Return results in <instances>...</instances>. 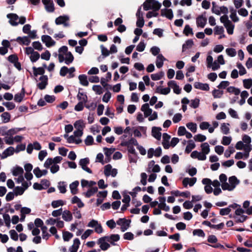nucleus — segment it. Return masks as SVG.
<instances>
[{"mask_svg":"<svg viewBox=\"0 0 252 252\" xmlns=\"http://www.w3.org/2000/svg\"><path fill=\"white\" fill-rule=\"evenodd\" d=\"M170 92L169 87L162 88L161 87H158L156 89V92L162 94L166 95Z\"/></svg>","mask_w":252,"mask_h":252,"instance_id":"nucleus-30","label":"nucleus"},{"mask_svg":"<svg viewBox=\"0 0 252 252\" xmlns=\"http://www.w3.org/2000/svg\"><path fill=\"white\" fill-rule=\"evenodd\" d=\"M161 130V128L159 127H153L152 129V133L153 137L157 140H160L161 136V133L160 132Z\"/></svg>","mask_w":252,"mask_h":252,"instance_id":"nucleus-15","label":"nucleus"},{"mask_svg":"<svg viewBox=\"0 0 252 252\" xmlns=\"http://www.w3.org/2000/svg\"><path fill=\"white\" fill-rule=\"evenodd\" d=\"M74 127L76 129L83 130L85 127V124L83 121H77L74 124Z\"/></svg>","mask_w":252,"mask_h":252,"instance_id":"nucleus-38","label":"nucleus"},{"mask_svg":"<svg viewBox=\"0 0 252 252\" xmlns=\"http://www.w3.org/2000/svg\"><path fill=\"white\" fill-rule=\"evenodd\" d=\"M15 152L14 148L13 147H9L5 149L1 155V158L4 159L7 157L13 155Z\"/></svg>","mask_w":252,"mask_h":252,"instance_id":"nucleus-16","label":"nucleus"},{"mask_svg":"<svg viewBox=\"0 0 252 252\" xmlns=\"http://www.w3.org/2000/svg\"><path fill=\"white\" fill-rule=\"evenodd\" d=\"M207 23V19L203 15L199 16L196 19V24L198 27L204 28Z\"/></svg>","mask_w":252,"mask_h":252,"instance_id":"nucleus-21","label":"nucleus"},{"mask_svg":"<svg viewBox=\"0 0 252 252\" xmlns=\"http://www.w3.org/2000/svg\"><path fill=\"white\" fill-rule=\"evenodd\" d=\"M40 57L39 54L37 52H34L30 56V59L32 62H35Z\"/></svg>","mask_w":252,"mask_h":252,"instance_id":"nucleus-57","label":"nucleus"},{"mask_svg":"<svg viewBox=\"0 0 252 252\" xmlns=\"http://www.w3.org/2000/svg\"><path fill=\"white\" fill-rule=\"evenodd\" d=\"M161 15L165 16L170 20L172 19L173 17V11L171 9H162L161 10Z\"/></svg>","mask_w":252,"mask_h":252,"instance_id":"nucleus-17","label":"nucleus"},{"mask_svg":"<svg viewBox=\"0 0 252 252\" xmlns=\"http://www.w3.org/2000/svg\"><path fill=\"white\" fill-rule=\"evenodd\" d=\"M193 45V41L192 39H188L182 46V51L185 52L187 50L190 49Z\"/></svg>","mask_w":252,"mask_h":252,"instance_id":"nucleus-29","label":"nucleus"},{"mask_svg":"<svg viewBox=\"0 0 252 252\" xmlns=\"http://www.w3.org/2000/svg\"><path fill=\"white\" fill-rule=\"evenodd\" d=\"M106 238V236L100 238L97 242L99 245L100 249L102 251H106L110 247V245L108 243V242Z\"/></svg>","mask_w":252,"mask_h":252,"instance_id":"nucleus-7","label":"nucleus"},{"mask_svg":"<svg viewBox=\"0 0 252 252\" xmlns=\"http://www.w3.org/2000/svg\"><path fill=\"white\" fill-rule=\"evenodd\" d=\"M164 72L161 71L158 73L152 74L151 77L153 80L157 81L160 80L164 76Z\"/></svg>","mask_w":252,"mask_h":252,"instance_id":"nucleus-46","label":"nucleus"},{"mask_svg":"<svg viewBox=\"0 0 252 252\" xmlns=\"http://www.w3.org/2000/svg\"><path fill=\"white\" fill-rule=\"evenodd\" d=\"M45 7L46 11L49 12H52L54 11V5L52 1L45 4Z\"/></svg>","mask_w":252,"mask_h":252,"instance_id":"nucleus-61","label":"nucleus"},{"mask_svg":"<svg viewBox=\"0 0 252 252\" xmlns=\"http://www.w3.org/2000/svg\"><path fill=\"white\" fill-rule=\"evenodd\" d=\"M195 147V144L192 140L188 141V145L185 149V152L187 154L189 153L192 149Z\"/></svg>","mask_w":252,"mask_h":252,"instance_id":"nucleus-32","label":"nucleus"},{"mask_svg":"<svg viewBox=\"0 0 252 252\" xmlns=\"http://www.w3.org/2000/svg\"><path fill=\"white\" fill-rule=\"evenodd\" d=\"M71 202L73 204H77L79 208H82L84 206V204L81 199L76 196H74L72 198Z\"/></svg>","mask_w":252,"mask_h":252,"instance_id":"nucleus-37","label":"nucleus"},{"mask_svg":"<svg viewBox=\"0 0 252 252\" xmlns=\"http://www.w3.org/2000/svg\"><path fill=\"white\" fill-rule=\"evenodd\" d=\"M227 55L231 57H234L236 55V51L234 48H227L225 50Z\"/></svg>","mask_w":252,"mask_h":252,"instance_id":"nucleus-53","label":"nucleus"},{"mask_svg":"<svg viewBox=\"0 0 252 252\" xmlns=\"http://www.w3.org/2000/svg\"><path fill=\"white\" fill-rule=\"evenodd\" d=\"M93 90L97 94H101L103 93V89L100 85H94Z\"/></svg>","mask_w":252,"mask_h":252,"instance_id":"nucleus-51","label":"nucleus"},{"mask_svg":"<svg viewBox=\"0 0 252 252\" xmlns=\"http://www.w3.org/2000/svg\"><path fill=\"white\" fill-rule=\"evenodd\" d=\"M195 88L200 89L203 91H208L209 90V86L207 83H202L200 82H195L194 84Z\"/></svg>","mask_w":252,"mask_h":252,"instance_id":"nucleus-22","label":"nucleus"},{"mask_svg":"<svg viewBox=\"0 0 252 252\" xmlns=\"http://www.w3.org/2000/svg\"><path fill=\"white\" fill-rule=\"evenodd\" d=\"M47 230V228L46 226H43L41 227V231H42V238L46 240L48 239V238L50 236V234L48 233Z\"/></svg>","mask_w":252,"mask_h":252,"instance_id":"nucleus-47","label":"nucleus"},{"mask_svg":"<svg viewBox=\"0 0 252 252\" xmlns=\"http://www.w3.org/2000/svg\"><path fill=\"white\" fill-rule=\"evenodd\" d=\"M7 18L9 19V23L13 26H16L18 25V16L15 13H9L6 16Z\"/></svg>","mask_w":252,"mask_h":252,"instance_id":"nucleus-10","label":"nucleus"},{"mask_svg":"<svg viewBox=\"0 0 252 252\" xmlns=\"http://www.w3.org/2000/svg\"><path fill=\"white\" fill-rule=\"evenodd\" d=\"M229 124L228 123H223L221 124L220 126V129L221 132L224 134H227L229 132Z\"/></svg>","mask_w":252,"mask_h":252,"instance_id":"nucleus-41","label":"nucleus"},{"mask_svg":"<svg viewBox=\"0 0 252 252\" xmlns=\"http://www.w3.org/2000/svg\"><path fill=\"white\" fill-rule=\"evenodd\" d=\"M32 69L33 71V74L35 76H37L38 75H43L44 72V69L43 67H38L33 66L32 67Z\"/></svg>","mask_w":252,"mask_h":252,"instance_id":"nucleus-39","label":"nucleus"},{"mask_svg":"<svg viewBox=\"0 0 252 252\" xmlns=\"http://www.w3.org/2000/svg\"><path fill=\"white\" fill-rule=\"evenodd\" d=\"M115 149L114 148H103V151L104 152V154L106 156V157L109 158L111 155L113 154V153L114 152Z\"/></svg>","mask_w":252,"mask_h":252,"instance_id":"nucleus-55","label":"nucleus"},{"mask_svg":"<svg viewBox=\"0 0 252 252\" xmlns=\"http://www.w3.org/2000/svg\"><path fill=\"white\" fill-rule=\"evenodd\" d=\"M130 220L125 218H120L117 221V224L121 226L122 232L126 231L130 226Z\"/></svg>","mask_w":252,"mask_h":252,"instance_id":"nucleus-4","label":"nucleus"},{"mask_svg":"<svg viewBox=\"0 0 252 252\" xmlns=\"http://www.w3.org/2000/svg\"><path fill=\"white\" fill-rule=\"evenodd\" d=\"M237 67L239 69V74L240 75H243L247 73L246 69L241 63H238Z\"/></svg>","mask_w":252,"mask_h":252,"instance_id":"nucleus-64","label":"nucleus"},{"mask_svg":"<svg viewBox=\"0 0 252 252\" xmlns=\"http://www.w3.org/2000/svg\"><path fill=\"white\" fill-rule=\"evenodd\" d=\"M186 126L192 132H196L197 130V126L196 124L190 122L187 124Z\"/></svg>","mask_w":252,"mask_h":252,"instance_id":"nucleus-49","label":"nucleus"},{"mask_svg":"<svg viewBox=\"0 0 252 252\" xmlns=\"http://www.w3.org/2000/svg\"><path fill=\"white\" fill-rule=\"evenodd\" d=\"M117 170L115 168L112 169L110 164H107L104 167V173L107 177L111 175L114 177L117 175Z\"/></svg>","mask_w":252,"mask_h":252,"instance_id":"nucleus-9","label":"nucleus"},{"mask_svg":"<svg viewBox=\"0 0 252 252\" xmlns=\"http://www.w3.org/2000/svg\"><path fill=\"white\" fill-rule=\"evenodd\" d=\"M166 60V59L163 57L162 54H158L157 57L156 64L158 68H161L163 65V62Z\"/></svg>","mask_w":252,"mask_h":252,"instance_id":"nucleus-23","label":"nucleus"},{"mask_svg":"<svg viewBox=\"0 0 252 252\" xmlns=\"http://www.w3.org/2000/svg\"><path fill=\"white\" fill-rule=\"evenodd\" d=\"M146 1L153 6V10H158L161 6V3L156 0H146Z\"/></svg>","mask_w":252,"mask_h":252,"instance_id":"nucleus-24","label":"nucleus"},{"mask_svg":"<svg viewBox=\"0 0 252 252\" xmlns=\"http://www.w3.org/2000/svg\"><path fill=\"white\" fill-rule=\"evenodd\" d=\"M252 145H245V146H244V151H245V152L243 153L244 155V158L245 159H247L249 158V153L252 150Z\"/></svg>","mask_w":252,"mask_h":252,"instance_id":"nucleus-43","label":"nucleus"},{"mask_svg":"<svg viewBox=\"0 0 252 252\" xmlns=\"http://www.w3.org/2000/svg\"><path fill=\"white\" fill-rule=\"evenodd\" d=\"M89 158H86L81 159L79 162V165L81 167L83 170L90 174H91L92 173V170L87 167V165L89 164Z\"/></svg>","mask_w":252,"mask_h":252,"instance_id":"nucleus-8","label":"nucleus"},{"mask_svg":"<svg viewBox=\"0 0 252 252\" xmlns=\"http://www.w3.org/2000/svg\"><path fill=\"white\" fill-rule=\"evenodd\" d=\"M235 152V149L233 147L230 146L224 153V157L226 158L230 157L231 155Z\"/></svg>","mask_w":252,"mask_h":252,"instance_id":"nucleus-56","label":"nucleus"},{"mask_svg":"<svg viewBox=\"0 0 252 252\" xmlns=\"http://www.w3.org/2000/svg\"><path fill=\"white\" fill-rule=\"evenodd\" d=\"M230 18L234 22H237L239 21V19L237 15L236 10H235L233 8H232L230 9Z\"/></svg>","mask_w":252,"mask_h":252,"instance_id":"nucleus-31","label":"nucleus"},{"mask_svg":"<svg viewBox=\"0 0 252 252\" xmlns=\"http://www.w3.org/2000/svg\"><path fill=\"white\" fill-rule=\"evenodd\" d=\"M201 148L202 150V153L204 154L206 156L210 152V146L208 143H203L201 145Z\"/></svg>","mask_w":252,"mask_h":252,"instance_id":"nucleus-36","label":"nucleus"},{"mask_svg":"<svg viewBox=\"0 0 252 252\" xmlns=\"http://www.w3.org/2000/svg\"><path fill=\"white\" fill-rule=\"evenodd\" d=\"M69 20V16L67 15L60 16L55 19V24L57 25H63L64 27L69 26L68 21Z\"/></svg>","mask_w":252,"mask_h":252,"instance_id":"nucleus-5","label":"nucleus"},{"mask_svg":"<svg viewBox=\"0 0 252 252\" xmlns=\"http://www.w3.org/2000/svg\"><path fill=\"white\" fill-rule=\"evenodd\" d=\"M63 219L65 221H70L73 219L72 213L67 210H65L62 214Z\"/></svg>","mask_w":252,"mask_h":252,"instance_id":"nucleus-18","label":"nucleus"},{"mask_svg":"<svg viewBox=\"0 0 252 252\" xmlns=\"http://www.w3.org/2000/svg\"><path fill=\"white\" fill-rule=\"evenodd\" d=\"M16 40L20 44L26 45H28L31 42L29 36H26L24 37H18Z\"/></svg>","mask_w":252,"mask_h":252,"instance_id":"nucleus-27","label":"nucleus"},{"mask_svg":"<svg viewBox=\"0 0 252 252\" xmlns=\"http://www.w3.org/2000/svg\"><path fill=\"white\" fill-rule=\"evenodd\" d=\"M202 183L205 185L204 190L206 193L210 194L213 192L212 180L209 178H204L202 180Z\"/></svg>","mask_w":252,"mask_h":252,"instance_id":"nucleus-6","label":"nucleus"},{"mask_svg":"<svg viewBox=\"0 0 252 252\" xmlns=\"http://www.w3.org/2000/svg\"><path fill=\"white\" fill-rule=\"evenodd\" d=\"M190 157L193 158H197L200 160H204L206 159V156L204 154L198 152L197 151H193L190 155Z\"/></svg>","mask_w":252,"mask_h":252,"instance_id":"nucleus-13","label":"nucleus"},{"mask_svg":"<svg viewBox=\"0 0 252 252\" xmlns=\"http://www.w3.org/2000/svg\"><path fill=\"white\" fill-rule=\"evenodd\" d=\"M41 40L43 42L45 43L47 47H50L55 44V42L49 35H43L41 36Z\"/></svg>","mask_w":252,"mask_h":252,"instance_id":"nucleus-11","label":"nucleus"},{"mask_svg":"<svg viewBox=\"0 0 252 252\" xmlns=\"http://www.w3.org/2000/svg\"><path fill=\"white\" fill-rule=\"evenodd\" d=\"M227 91L229 93L234 94L235 95H238L240 93V90L238 88H236L233 86L227 88Z\"/></svg>","mask_w":252,"mask_h":252,"instance_id":"nucleus-45","label":"nucleus"},{"mask_svg":"<svg viewBox=\"0 0 252 252\" xmlns=\"http://www.w3.org/2000/svg\"><path fill=\"white\" fill-rule=\"evenodd\" d=\"M39 80L41 82L38 84L37 86L40 90H43L45 88L47 84V76L46 75H42L40 77Z\"/></svg>","mask_w":252,"mask_h":252,"instance_id":"nucleus-20","label":"nucleus"},{"mask_svg":"<svg viewBox=\"0 0 252 252\" xmlns=\"http://www.w3.org/2000/svg\"><path fill=\"white\" fill-rule=\"evenodd\" d=\"M59 61L60 63L64 62L65 63L69 65L74 60V57L70 52L68 51L67 47L63 46L59 48Z\"/></svg>","mask_w":252,"mask_h":252,"instance_id":"nucleus-1","label":"nucleus"},{"mask_svg":"<svg viewBox=\"0 0 252 252\" xmlns=\"http://www.w3.org/2000/svg\"><path fill=\"white\" fill-rule=\"evenodd\" d=\"M214 98H220L223 94V91L215 89L212 92Z\"/></svg>","mask_w":252,"mask_h":252,"instance_id":"nucleus-59","label":"nucleus"},{"mask_svg":"<svg viewBox=\"0 0 252 252\" xmlns=\"http://www.w3.org/2000/svg\"><path fill=\"white\" fill-rule=\"evenodd\" d=\"M229 183L224 184L222 189L224 190L232 191L240 183L239 180L235 176L230 177L228 179Z\"/></svg>","mask_w":252,"mask_h":252,"instance_id":"nucleus-2","label":"nucleus"},{"mask_svg":"<svg viewBox=\"0 0 252 252\" xmlns=\"http://www.w3.org/2000/svg\"><path fill=\"white\" fill-rule=\"evenodd\" d=\"M244 87L246 89H250L252 86V79H247L243 81Z\"/></svg>","mask_w":252,"mask_h":252,"instance_id":"nucleus-52","label":"nucleus"},{"mask_svg":"<svg viewBox=\"0 0 252 252\" xmlns=\"http://www.w3.org/2000/svg\"><path fill=\"white\" fill-rule=\"evenodd\" d=\"M24 129V128H18V127L11 128V129H10L8 130H7L5 133L4 134L6 136H12L13 135L17 133L20 131H21V130H23Z\"/></svg>","mask_w":252,"mask_h":252,"instance_id":"nucleus-28","label":"nucleus"},{"mask_svg":"<svg viewBox=\"0 0 252 252\" xmlns=\"http://www.w3.org/2000/svg\"><path fill=\"white\" fill-rule=\"evenodd\" d=\"M80 244V242L79 239L75 238L73 241V244L69 249L70 252H77Z\"/></svg>","mask_w":252,"mask_h":252,"instance_id":"nucleus-26","label":"nucleus"},{"mask_svg":"<svg viewBox=\"0 0 252 252\" xmlns=\"http://www.w3.org/2000/svg\"><path fill=\"white\" fill-rule=\"evenodd\" d=\"M63 205L64 202L62 200L53 201L51 203V205L54 208L59 207L61 206H63Z\"/></svg>","mask_w":252,"mask_h":252,"instance_id":"nucleus-50","label":"nucleus"},{"mask_svg":"<svg viewBox=\"0 0 252 252\" xmlns=\"http://www.w3.org/2000/svg\"><path fill=\"white\" fill-rule=\"evenodd\" d=\"M78 185H79V182L77 181L73 182L70 185L69 188L70 189V191H71V192L72 194H75L77 193V188Z\"/></svg>","mask_w":252,"mask_h":252,"instance_id":"nucleus-35","label":"nucleus"},{"mask_svg":"<svg viewBox=\"0 0 252 252\" xmlns=\"http://www.w3.org/2000/svg\"><path fill=\"white\" fill-rule=\"evenodd\" d=\"M98 190L97 187H91L86 192L84 193L85 196L89 198L96 193Z\"/></svg>","mask_w":252,"mask_h":252,"instance_id":"nucleus-34","label":"nucleus"},{"mask_svg":"<svg viewBox=\"0 0 252 252\" xmlns=\"http://www.w3.org/2000/svg\"><path fill=\"white\" fill-rule=\"evenodd\" d=\"M63 237L64 241H68L73 237V234L68 231H66L63 233Z\"/></svg>","mask_w":252,"mask_h":252,"instance_id":"nucleus-62","label":"nucleus"},{"mask_svg":"<svg viewBox=\"0 0 252 252\" xmlns=\"http://www.w3.org/2000/svg\"><path fill=\"white\" fill-rule=\"evenodd\" d=\"M220 21L221 23L223 24L224 26L227 30V32L229 34L233 33L234 29V25L228 19L227 15H224L220 17Z\"/></svg>","mask_w":252,"mask_h":252,"instance_id":"nucleus-3","label":"nucleus"},{"mask_svg":"<svg viewBox=\"0 0 252 252\" xmlns=\"http://www.w3.org/2000/svg\"><path fill=\"white\" fill-rule=\"evenodd\" d=\"M80 83L84 86H87L89 85V82L87 79V77L86 75H80L78 77Z\"/></svg>","mask_w":252,"mask_h":252,"instance_id":"nucleus-33","label":"nucleus"},{"mask_svg":"<svg viewBox=\"0 0 252 252\" xmlns=\"http://www.w3.org/2000/svg\"><path fill=\"white\" fill-rule=\"evenodd\" d=\"M106 237L107 239V241L113 245H115V242L118 241L120 239L119 234H112L110 236H106Z\"/></svg>","mask_w":252,"mask_h":252,"instance_id":"nucleus-19","label":"nucleus"},{"mask_svg":"<svg viewBox=\"0 0 252 252\" xmlns=\"http://www.w3.org/2000/svg\"><path fill=\"white\" fill-rule=\"evenodd\" d=\"M1 117L2 119V122L3 123H7L9 122L11 116L10 114L8 112H3L1 114Z\"/></svg>","mask_w":252,"mask_h":252,"instance_id":"nucleus-44","label":"nucleus"},{"mask_svg":"<svg viewBox=\"0 0 252 252\" xmlns=\"http://www.w3.org/2000/svg\"><path fill=\"white\" fill-rule=\"evenodd\" d=\"M25 95L23 93H18L15 95L14 100L16 102H20L22 101Z\"/></svg>","mask_w":252,"mask_h":252,"instance_id":"nucleus-58","label":"nucleus"},{"mask_svg":"<svg viewBox=\"0 0 252 252\" xmlns=\"http://www.w3.org/2000/svg\"><path fill=\"white\" fill-rule=\"evenodd\" d=\"M196 178L195 177L189 178H185L183 180V184L185 187L189 185L190 187L193 186L196 182Z\"/></svg>","mask_w":252,"mask_h":252,"instance_id":"nucleus-14","label":"nucleus"},{"mask_svg":"<svg viewBox=\"0 0 252 252\" xmlns=\"http://www.w3.org/2000/svg\"><path fill=\"white\" fill-rule=\"evenodd\" d=\"M58 188L61 193H64L66 192V185L64 182H60L59 183Z\"/></svg>","mask_w":252,"mask_h":252,"instance_id":"nucleus-54","label":"nucleus"},{"mask_svg":"<svg viewBox=\"0 0 252 252\" xmlns=\"http://www.w3.org/2000/svg\"><path fill=\"white\" fill-rule=\"evenodd\" d=\"M77 98L78 99L82 102L86 103L88 100V97L87 95L83 93L79 92L77 94Z\"/></svg>","mask_w":252,"mask_h":252,"instance_id":"nucleus-40","label":"nucleus"},{"mask_svg":"<svg viewBox=\"0 0 252 252\" xmlns=\"http://www.w3.org/2000/svg\"><path fill=\"white\" fill-rule=\"evenodd\" d=\"M141 110L144 112L145 117H149L153 112L152 109L149 107V104L147 103L142 105Z\"/></svg>","mask_w":252,"mask_h":252,"instance_id":"nucleus-12","label":"nucleus"},{"mask_svg":"<svg viewBox=\"0 0 252 252\" xmlns=\"http://www.w3.org/2000/svg\"><path fill=\"white\" fill-rule=\"evenodd\" d=\"M25 191V189L22 187H16L14 189V192L16 196L22 195Z\"/></svg>","mask_w":252,"mask_h":252,"instance_id":"nucleus-48","label":"nucleus"},{"mask_svg":"<svg viewBox=\"0 0 252 252\" xmlns=\"http://www.w3.org/2000/svg\"><path fill=\"white\" fill-rule=\"evenodd\" d=\"M81 186L82 187L88 186L89 187H92L94 185L96 184V182L93 181H87L85 180H82L81 182Z\"/></svg>","mask_w":252,"mask_h":252,"instance_id":"nucleus-42","label":"nucleus"},{"mask_svg":"<svg viewBox=\"0 0 252 252\" xmlns=\"http://www.w3.org/2000/svg\"><path fill=\"white\" fill-rule=\"evenodd\" d=\"M9 234L10 238L14 241H17L18 240V233L14 230H11L9 231Z\"/></svg>","mask_w":252,"mask_h":252,"instance_id":"nucleus-63","label":"nucleus"},{"mask_svg":"<svg viewBox=\"0 0 252 252\" xmlns=\"http://www.w3.org/2000/svg\"><path fill=\"white\" fill-rule=\"evenodd\" d=\"M194 139L196 141L203 142L206 139V137L202 134H198L194 136Z\"/></svg>","mask_w":252,"mask_h":252,"instance_id":"nucleus-60","label":"nucleus"},{"mask_svg":"<svg viewBox=\"0 0 252 252\" xmlns=\"http://www.w3.org/2000/svg\"><path fill=\"white\" fill-rule=\"evenodd\" d=\"M12 173L13 176H18L23 175L24 170L21 167L17 166L13 168Z\"/></svg>","mask_w":252,"mask_h":252,"instance_id":"nucleus-25","label":"nucleus"}]
</instances>
